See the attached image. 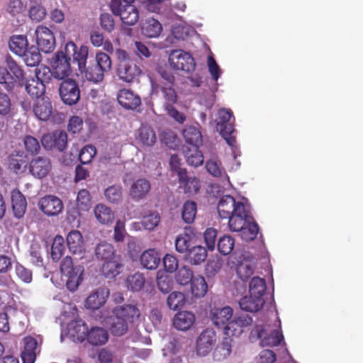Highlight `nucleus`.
Wrapping results in <instances>:
<instances>
[{"label":"nucleus","mask_w":363,"mask_h":363,"mask_svg":"<svg viewBox=\"0 0 363 363\" xmlns=\"http://www.w3.org/2000/svg\"><path fill=\"white\" fill-rule=\"evenodd\" d=\"M117 59L116 74L119 79L127 83L136 81L142 73V69L138 65L135 60L130 57L129 54L123 49L116 50Z\"/></svg>","instance_id":"1"},{"label":"nucleus","mask_w":363,"mask_h":363,"mask_svg":"<svg viewBox=\"0 0 363 363\" xmlns=\"http://www.w3.org/2000/svg\"><path fill=\"white\" fill-rule=\"evenodd\" d=\"M112 68V61L110 56L104 52L96 53L94 61L90 62L87 67H84V78L94 84H99L104 80L105 74Z\"/></svg>","instance_id":"2"},{"label":"nucleus","mask_w":363,"mask_h":363,"mask_svg":"<svg viewBox=\"0 0 363 363\" xmlns=\"http://www.w3.org/2000/svg\"><path fill=\"white\" fill-rule=\"evenodd\" d=\"M6 67L0 66V84L8 92H12L24 76V72L15 60L7 55L5 58Z\"/></svg>","instance_id":"3"},{"label":"nucleus","mask_w":363,"mask_h":363,"mask_svg":"<svg viewBox=\"0 0 363 363\" xmlns=\"http://www.w3.org/2000/svg\"><path fill=\"white\" fill-rule=\"evenodd\" d=\"M133 0H111L110 7L113 13L121 17V21L128 26L135 25L139 18Z\"/></svg>","instance_id":"4"},{"label":"nucleus","mask_w":363,"mask_h":363,"mask_svg":"<svg viewBox=\"0 0 363 363\" xmlns=\"http://www.w3.org/2000/svg\"><path fill=\"white\" fill-rule=\"evenodd\" d=\"M218 117L216 123V129L225 140L230 146L235 144V129L234 127L235 118L230 109L221 108L218 111Z\"/></svg>","instance_id":"5"},{"label":"nucleus","mask_w":363,"mask_h":363,"mask_svg":"<svg viewBox=\"0 0 363 363\" xmlns=\"http://www.w3.org/2000/svg\"><path fill=\"white\" fill-rule=\"evenodd\" d=\"M84 267L74 266L71 257H65L60 264L61 273L67 277L66 286L71 291H74L82 281Z\"/></svg>","instance_id":"6"},{"label":"nucleus","mask_w":363,"mask_h":363,"mask_svg":"<svg viewBox=\"0 0 363 363\" xmlns=\"http://www.w3.org/2000/svg\"><path fill=\"white\" fill-rule=\"evenodd\" d=\"M71 58L65 50L57 51L50 61L51 69L54 71V77L57 79H67L72 73Z\"/></svg>","instance_id":"7"},{"label":"nucleus","mask_w":363,"mask_h":363,"mask_svg":"<svg viewBox=\"0 0 363 363\" xmlns=\"http://www.w3.org/2000/svg\"><path fill=\"white\" fill-rule=\"evenodd\" d=\"M170 66L175 70L191 72L195 69L196 63L192 55L182 50H173L169 56Z\"/></svg>","instance_id":"8"},{"label":"nucleus","mask_w":363,"mask_h":363,"mask_svg":"<svg viewBox=\"0 0 363 363\" xmlns=\"http://www.w3.org/2000/svg\"><path fill=\"white\" fill-rule=\"evenodd\" d=\"M257 337L261 340L262 347H275L284 340V335L280 330L275 329L269 333L262 326L257 325L250 333V337Z\"/></svg>","instance_id":"9"},{"label":"nucleus","mask_w":363,"mask_h":363,"mask_svg":"<svg viewBox=\"0 0 363 363\" xmlns=\"http://www.w3.org/2000/svg\"><path fill=\"white\" fill-rule=\"evenodd\" d=\"M62 80L59 88L62 101L67 105L76 104L80 99V90L77 82L69 78Z\"/></svg>","instance_id":"10"},{"label":"nucleus","mask_w":363,"mask_h":363,"mask_svg":"<svg viewBox=\"0 0 363 363\" xmlns=\"http://www.w3.org/2000/svg\"><path fill=\"white\" fill-rule=\"evenodd\" d=\"M228 219V227L233 232H239L245 225L253 220L250 210L243 203H238V208Z\"/></svg>","instance_id":"11"},{"label":"nucleus","mask_w":363,"mask_h":363,"mask_svg":"<svg viewBox=\"0 0 363 363\" xmlns=\"http://www.w3.org/2000/svg\"><path fill=\"white\" fill-rule=\"evenodd\" d=\"M216 342V332L211 328L203 330L196 340V352L199 356L205 357L212 350Z\"/></svg>","instance_id":"12"},{"label":"nucleus","mask_w":363,"mask_h":363,"mask_svg":"<svg viewBox=\"0 0 363 363\" xmlns=\"http://www.w3.org/2000/svg\"><path fill=\"white\" fill-rule=\"evenodd\" d=\"M52 169V163L49 157L38 156L33 158L29 162V173L36 179H43L47 177Z\"/></svg>","instance_id":"13"},{"label":"nucleus","mask_w":363,"mask_h":363,"mask_svg":"<svg viewBox=\"0 0 363 363\" xmlns=\"http://www.w3.org/2000/svg\"><path fill=\"white\" fill-rule=\"evenodd\" d=\"M38 48L42 52L49 53L55 46V38L52 32L47 27L38 26L35 32Z\"/></svg>","instance_id":"14"},{"label":"nucleus","mask_w":363,"mask_h":363,"mask_svg":"<svg viewBox=\"0 0 363 363\" xmlns=\"http://www.w3.org/2000/svg\"><path fill=\"white\" fill-rule=\"evenodd\" d=\"M151 189L149 180L145 178H139L133 182L129 189V196L135 201L145 199Z\"/></svg>","instance_id":"15"},{"label":"nucleus","mask_w":363,"mask_h":363,"mask_svg":"<svg viewBox=\"0 0 363 363\" xmlns=\"http://www.w3.org/2000/svg\"><path fill=\"white\" fill-rule=\"evenodd\" d=\"M52 102L48 96L36 99L33 105V112L35 116L42 121H48L52 116Z\"/></svg>","instance_id":"16"},{"label":"nucleus","mask_w":363,"mask_h":363,"mask_svg":"<svg viewBox=\"0 0 363 363\" xmlns=\"http://www.w3.org/2000/svg\"><path fill=\"white\" fill-rule=\"evenodd\" d=\"M40 210L48 216H57L63 209L62 201L55 196H46L39 201Z\"/></svg>","instance_id":"17"},{"label":"nucleus","mask_w":363,"mask_h":363,"mask_svg":"<svg viewBox=\"0 0 363 363\" xmlns=\"http://www.w3.org/2000/svg\"><path fill=\"white\" fill-rule=\"evenodd\" d=\"M113 314L118 315L128 324H132L138 320L140 311L135 304H123L116 307L113 310Z\"/></svg>","instance_id":"18"},{"label":"nucleus","mask_w":363,"mask_h":363,"mask_svg":"<svg viewBox=\"0 0 363 363\" xmlns=\"http://www.w3.org/2000/svg\"><path fill=\"white\" fill-rule=\"evenodd\" d=\"M27 164V155L22 150H14L8 157L9 169L16 174L24 172Z\"/></svg>","instance_id":"19"},{"label":"nucleus","mask_w":363,"mask_h":363,"mask_svg":"<svg viewBox=\"0 0 363 363\" xmlns=\"http://www.w3.org/2000/svg\"><path fill=\"white\" fill-rule=\"evenodd\" d=\"M64 50L70 58L71 56H72L73 60L77 62L79 69H81L82 66L85 67L89 53L87 46L82 45L78 48L74 42L69 41L65 45Z\"/></svg>","instance_id":"20"},{"label":"nucleus","mask_w":363,"mask_h":363,"mask_svg":"<svg viewBox=\"0 0 363 363\" xmlns=\"http://www.w3.org/2000/svg\"><path fill=\"white\" fill-rule=\"evenodd\" d=\"M136 142L142 146L151 147L157 141L154 129L147 124H142L135 134Z\"/></svg>","instance_id":"21"},{"label":"nucleus","mask_w":363,"mask_h":363,"mask_svg":"<svg viewBox=\"0 0 363 363\" xmlns=\"http://www.w3.org/2000/svg\"><path fill=\"white\" fill-rule=\"evenodd\" d=\"M67 243L70 252L83 257L86 252L82 235L79 230H72L67 236Z\"/></svg>","instance_id":"22"},{"label":"nucleus","mask_w":363,"mask_h":363,"mask_svg":"<svg viewBox=\"0 0 363 363\" xmlns=\"http://www.w3.org/2000/svg\"><path fill=\"white\" fill-rule=\"evenodd\" d=\"M238 203L236 202L234 197L230 195H225L220 199L217 209L219 216L221 218L226 219L232 216L238 208Z\"/></svg>","instance_id":"23"},{"label":"nucleus","mask_w":363,"mask_h":363,"mask_svg":"<svg viewBox=\"0 0 363 363\" xmlns=\"http://www.w3.org/2000/svg\"><path fill=\"white\" fill-rule=\"evenodd\" d=\"M179 183L184 188V192L189 195L196 194L200 189V181L196 177L188 175L187 171L179 173Z\"/></svg>","instance_id":"24"},{"label":"nucleus","mask_w":363,"mask_h":363,"mask_svg":"<svg viewBox=\"0 0 363 363\" xmlns=\"http://www.w3.org/2000/svg\"><path fill=\"white\" fill-rule=\"evenodd\" d=\"M117 99L118 103L126 109H135L141 104L140 96L126 89H121L118 91Z\"/></svg>","instance_id":"25"},{"label":"nucleus","mask_w":363,"mask_h":363,"mask_svg":"<svg viewBox=\"0 0 363 363\" xmlns=\"http://www.w3.org/2000/svg\"><path fill=\"white\" fill-rule=\"evenodd\" d=\"M88 325L82 320H73L68 325V333L74 341L82 342L86 340Z\"/></svg>","instance_id":"26"},{"label":"nucleus","mask_w":363,"mask_h":363,"mask_svg":"<svg viewBox=\"0 0 363 363\" xmlns=\"http://www.w3.org/2000/svg\"><path fill=\"white\" fill-rule=\"evenodd\" d=\"M123 268L121 257L119 255L104 261L101 271L102 274L106 278H113L119 274Z\"/></svg>","instance_id":"27"},{"label":"nucleus","mask_w":363,"mask_h":363,"mask_svg":"<svg viewBox=\"0 0 363 363\" xmlns=\"http://www.w3.org/2000/svg\"><path fill=\"white\" fill-rule=\"evenodd\" d=\"M109 291L106 289H99L91 294L85 301V306L91 310H96L106 301Z\"/></svg>","instance_id":"28"},{"label":"nucleus","mask_w":363,"mask_h":363,"mask_svg":"<svg viewBox=\"0 0 363 363\" xmlns=\"http://www.w3.org/2000/svg\"><path fill=\"white\" fill-rule=\"evenodd\" d=\"M195 322V315L189 311L178 312L174 317L173 325L179 330H189Z\"/></svg>","instance_id":"29"},{"label":"nucleus","mask_w":363,"mask_h":363,"mask_svg":"<svg viewBox=\"0 0 363 363\" xmlns=\"http://www.w3.org/2000/svg\"><path fill=\"white\" fill-rule=\"evenodd\" d=\"M11 204L14 216L18 218H22L26 210L27 202L23 194L17 189L11 191Z\"/></svg>","instance_id":"30"},{"label":"nucleus","mask_w":363,"mask_h":363,"mask_svg":"<svg viewBox=\"0 0 363 363\" xmlns=\"http://www.w3.org/2000/svg\"><path fill=\"white\" fill-rule=\"evenodd\" d=\"M182 151L188 164L196 167L203 164V156L199 146L184 145Z\"/></svg>","instance_id":"31"},{"label":"nucleus","mask_w":363,"mask_h":363,"mask_svg":"<svg viewBox=\"0 0 363 363\" xmlns=\"http://www.w3.org/2000/svg\"><path fill=\"white\" fill-rule=\"evenodd\" d=\"M24 350L21 353L23 363H34L36 359L35 350L38 346L37 340L30 336L26 337L23 339Z\"/></svg>","instance_id":"32"},{"label":"nucleus","mask_w":363,"mask_h":363,"mask_svg":"<svg viewBox=\"0 0 363 363\" xmlns=\"http://www.w3.org/2000/svg\"><path fill=\"white\" fill-rule=\"evenodd\" d=\"M233 314V309L229 306H225L221 308H215L212 312V321L218 328H223L228 324L232 318Z\"/></svg>","instance_id":"33"},{"label":"nucleus","mask_w":363,"mask_h":363,"mask_svg":"<svg viewBox=\"0 0 363 363\" xmlns=\"http://www.w3.org/2000/svg\"><path fill=\"white\" fill-rule=\"evenodd\" d=\"M264 303V300L262 297H257L250 294L249 296H244L239 301L242 310L252 313L260 311Z\"/></svg>","instance_id":"34"},{"label":"nucleus","mask_w":363,"mask_h":363,"mask_svg":"<svg viewBox=\"0 0 363 363\" xmlns=\"http://www.w3.org/2000/svg\"><path fill=\"white\" fill-rule=\"evenodd\" d=\"M208 255L206 247L201 245H193L185 255V259L191 264L197 265L203 262Z\"/></svg>","instance_id":"35"},{"label":"nucleus","mask_w":363,"mask_h":363,"mask_svg":"<svg viewBox=\"0 0 363 363\" xmlns=\"http://www.w3.org/2000/svg\"><path fill=\"white\" fill-rule=\"evenodd\" d=\"M106 323L112 335L122 336L128 330V323L118 315H113L109 317Z\"/></svg>","instance_id":"36"},{"label":"nucleus","mask_w":363,"mask_h":363,"mask_svg":"<svg viewBox=\"0 0 363 363\" xmlns=\"http://www.w3.org/2000/svg\"><path fill=\"white\" fill-rule=\"evenodd\" d=\"M108 340V333L106 330L101 327H93L89 330L86 337L87 342L94 346L103 345Z\"/></svg>","instance_id":"37"},{"label":"nucleus","mask_w":363,"mask_h":363,"mask_svg":"<svg viewBox=\"0 0 363 363\" xmlns=\"http://www.w3.org/2000/svg\"><path fill=\"white\" fill-rule=\"evenodd\" d=\"M232 343L233 339L231 337H224L213 352V359L220 362L229 357L232 352Z\"/></svg>","instance_id":"38"},{"label":"nucleus","mask_w":363,"mask_h":363,"mask_svg":"<svg viewBox=\"0 0 363 363\" xmlns=\"http://www.w3.org/2000/svg\"><path fill=\"white\" fill-rule=\"evenodd\" d=\"M140 261L144 268L155 269L160 262V256L155 249H149L143 252Z\"/></svg>","instance_id":"39"},{"label":"nucleus","mask_w":363,"mask_h":363,"mask_svg":"<svg viewBox=\"0 0 363 363\" xmlns=\"http://www.w3.org/2000/svg\"><path fill=\"white\" fill-rule=\"evenodd\" d=\"M94 212L98 222L103 225L112 223L115 218L113 211L103 203L97 204L94 207Z\"/></svg>","instance_id":"40"},{"label":"nucleus","mask_w":363,"mask_h":363,"mask_svg":"<svg viewBox=\"0 0 363 363\" xmlns=\"http://www.w3.org/2000/svg\"><path fill=\"white\" fill-rule=\"evenodd\" d=\"M116 251L114 247L105 241L98 244L95 248V257L96 259L103 262L116 257Z\"/></svg>","instance_id":"41"},{"label":"nucleus","mask_w":363,"mask_h":363,"mask_svg":"<svg viewBox=\"0 0 363 363\" xmlns=\"http://www.w3.org/2000/svg\"><path fill=\"white\" fill-rule=\"evenodd\" d=\"M156 88L161 92L164 99V108L174 105L177 101V94L173 88V85L167 84H158Z\"/></svg>","instance_id":"42"},{"label":"nucleus","mask_w":363,"mask_h":363,"mask_svg":"<svg viewBox=\"0 0 363 363\" xmlns=\"http://www.w3.org/2000/svg\"><path fill=\"white\" fill-rule=\"evenodd\" d=\"M9 46L13 53L20 56L28 48L27 37L23 35H12L9 39Z\"/></svg>","instance_id":"43"},{"label":"nucleus","mask_w":363,"mask_h":363,"mask_svg":"<svg viewBox=\"0 0 363 363\" xmlns=\"http://www.w3.org/2000/svg\"><path fill=\"white\" fill-rule=\"evenodd\" d=\"M183 136L189 146H199L202 143L201 133L196 126H186L183 130Z\"/></svg>","instance_id":"44"},{"label":"nucleus","mask_w":363,"mask_h":363,"mask_svg":"<svg viewBox=\"0 0 363 363\" xmlns=\"http://www.w3.org/2000/svg\"><path fill=\"white\" fill-rule=\"evenodd\" d=\"M162 30L161 23L153 18L147 19L142 27L143 34L150 38L158 37Z\"/></svg>","instance_id":"45"},{"label":"nucleus","mask_w":363,"mask_h":363,"mask_svg":"<svg viewBox=\"0 0 363 363\" xmlns=\"http://www.w3.org/2000/svg\"><path fill=\"white\" fill-rule=\"evenodd\" d=\"M26 90L31 97L38 99L45 96V85L35 78H31L26 82Z\"/></svg>","instance_id":"46"},{"label":"nucleus","mask_w":363,"mask_h":363,"mask_svg":"<svg viewBox=\"0 0 363 363\" xmlns=\"http://www.w3.org/2000/svg\"><path fill=\"white\" fill-rule=\"evenodd\" d=\"M40 50L35 45L28 47L23 53L20 55L25 62L26 65L28 67H35L38 65L41 61V55Z\"/></svg>","instance_id":"47"},{"label":"nucleus","mask_w":363,"mask_h":363,"mask_svg":"<svg viewBox=\"0 0 363 363\" xmlns=\"http://www.w3.org/2000/svg\"><path fill=\"white\" fill-rule=\"evenodd\" d=\"M191 291L195 297L200 298L206 295L208 291V285L203 276L195 275L191 282Z\"/></svg>","instance_id":"48"},{"label":"nucleus","mask_w":363,"mask_h":363,"mask_svg":"<svg viewBox=\"0 0 363 363\" xmlns=\"http://www.w3.org/2000/svg\"><path fill=\"white\" fill-rule=\"evenodd\" d=\"M255 264L249 260L240 262L236 268L238 277L243 281H247L254 274Z\"/></svg>","instance_id":"49"},{"label":"nucleus","mask_w":363,"mask_h":363,"mask_svg":"<svg viewBox=\"0 0 363 363\" xmlns=\"http://www.w3.org/2000/svg\"><path fill=\"white\" fill-rule=\"evenodd\" d=\"M267 286L264 279L259 277H254L251 279L249 285V292L250 295L257 297L261 296L263 298Z\"/></svg>","instance_id":"50"},{"label":"nucleus","mask_w":363,"mask_h":363,"mask_svg":"<svg viewBox=\"0 0 363 363\" xmlns=\"http://www.w3.org/2000/svg\"><path fill=\"white\" fill-rule=\"evenodd\" d=\"M197 213V205L192 201H186L182 209V218L186 223H192Z\"/></svg>","instance_id":"51"},{"label":"nucleus","mask_w":363,"mask_h":363,"mask_svg":"<svg viewBox=\"0 0 363 363\" xmlns=\"http://www.w3.org/2000/svg\"><path fill=\"white\" fill-rule=\"evenodd\" d=\"M238 233H240V235L244 241L250 242L257 238L259 233V226L253 220L249 222L247 225H245Z\"/></svg>","instance_id":"52"},{"label":"nucleus","mask_w":363,"mask_h":363,"mask_svg":"<svg viewBox=\"0 0 363 363\" xmlns=\"http://www.w3.org/2000/svg\"><path fill=\"white\" fill-rule=\"evenodd\" d=\"M207 172L215 177H222L226 176V172L222 166L220 161L217 158H213L207 160L206 163Z\"/></svg>","instance_id":"53"},{"label":"nucleus","mask_w":363,"mask_h":363,"mask_svg":"<svg viewBox=\"0 0 363 363\" xmlns=\"http://www.w3.org/2000/svg\"><path fill=\"white\" fill-rule=\"evenodd\" d=\"M192 246L191 237L187 233L179 235L175 240V248L178 252L186 255Z\"/></svg>","instance_id":"54"},{"label":"nucleus","mask_w":363,"mask_h":363,"mask_svg":"<svg viewBox=\"0 0 363 363\" xmlns=\"http://www.w3.org/2000/svg\"><path fill=\"white\" fill-rule=\"evenodd\" d=\"M65 241L61 235H57L51 246V257L53 261L57 262L62 257L65 252Z\"/></svg>","instance_id":"55"},{"label":"nucleus","mask_w":363,"mask_h":363,"mask_svg":"<svg viewBox=\"0 0 363 363\" xmlns=\"http://www.w3.org/2000/svg\"><path fill=\"white\" fill-rule=\"evenodd\" d=\"M26 10V4L21 0H9L6 6V11L13 17L24 16Z\"/></svg>","instance_id":"56"},{"label":"nucleus","mask_w":363,"mask_h":363,"mask_svg":"<svg viewBox=\"0 0 363 363\" xmlns=\"http://www.w3.org/2000/svg\"><path fill=\"white\" fill-rule=\"evenodd\" d=\"M91 206V198L89 191L82 189L77 196V207L80 211H87Z\"/></svg>","instance_id":"57"},{"label":"nucleus","mask_w":363,"mask_h":363,"mask_svg":"<svg viewBox=\"0 0 363 363\" xmlns=\"http://www.w3.org/2000/svg\"><path fill=\"white\" fill-rule=\"evenodd\" d=\"M186 302V298L183 293L174 291L171 293L167 298V304L172 310H177L182 308Z\"/></svg>","instance_id":"58"},{"label":"nucleus","mask_w":363,"mask_h":363,"mask_svg":"<svg viewBox=\"0 0 363 363\" xmlns=\"http://www.w3.org/2000/svg\"><path fill=\"white\" fill-rule=\"evenodd\" d=\"M145 282V279L140 273L130 275L126 279L127 287L133 291H140L143 288Z\"/></svg>","instance_id":"59"},{"label":"nucleus","mask_w":363,"mask_h":363,"mask_svg":"<svg viewBox=\"0 0 363 363\" xmlns=\"http://www.w3.org/2000/svg\"><path fill=\"white\" fill-rule=\"evenodd\" d=\"M195 275L193 272L187 267H182L180 268L175 275L176 281L182 286H186L191 283Z\"/></svg>","instance_id":"60"},{"label":"nucleus","mask_w":363,"mask_h":363,"mask_svg":"<svg viewBox=\"0 0 363 363\" xmlns=\"http://www.w3.org/2000/svg\"><path fill=\"white\" fill-rule=\"evenodd\" d=\"M235 245L234 239L229 235H223L218 242V251L224 255H229L233 250Z\"/></svg>","instance_id":"61"},{"label":"nucleus","mask_w":363,"mask_h":363,"mask_svg":"<svg viewBox=\"0 0 363 363\" xmlns=\"http://www.w3.org/2000/svg\"><path fill=\"white\" fill-rule=\"evenodd\" d=\"M23 144L27 153L30 155H38L40 150V145L37 138L31 135H26L23 138Z\"/></svg>","instance_id":"62"},{"label":"nucleus","mask_w":363,"mask_h":363,"mask_svg":"<svg viewBox=\"0 0 363 363\" xmlns=\"http://www.w3.org/2000/svg\"><path fill=\"white\" fill-rule=\"evenodd\" d=\"M96 155V147L92 145H86L80 150L79 154V160L82 164H89Z\"/></svg>","instance_id":"63"},{"label":"nucleus","mask_w":363,"mask_h":363,"mask_svg":"<svg viewBox=\"0 0 363 363\" xmlns=\"http://www.w3.org/2000/svg\"><path fill=\"white\" fill-rule=\"evenodd\" d=\"M105 196L106 199L113 203H118L122 200V190L119 186H111L105 191Z\"/></svg>","instance_id":"64"}]
</instances>
